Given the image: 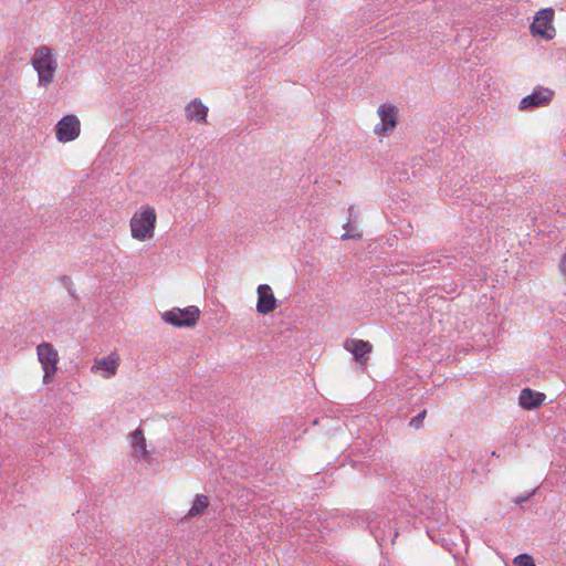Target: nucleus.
Returning <instances> with one entry per match:
<instances>
[{
    "mask_svg": "<svg viewBox=\"0 0 566 566\" xmlns=\"http://www.w3.org/2000/svg\"><path fill=\"white\" fill-rule=\"evenodd\" d=\"M31 64L38 73V84L48 87L53 81L57 71L55 52L46 45L39 46L31 59Z\"/></svg>",
    "mask_w": 566,
    "mask_h": 566,
    "instance_id": "f03ea898",
    "label": "nucleus"
},
{
    "mask_svg": "<svg viewBox=\"0 0 566 566\" xmlns=\"http://www.w3.org/2000/svg\"><path fill=\"white\" fill-rule=\"evenodd\" d=\"M38 360L43 369V384H51L57 373L60 360L56 348L51 343H42L36 347Z\"/></svg>",
    "mask_w": 566,
    "mask_h": 566,
    "instance_id": "7ed1b4c3",
    "label": "nucleus"
},
{
    "mask_svg": "<svg viewBox=\"0 0 566 566\" xmlns=\"http://www.w3.org/2000/svg\"><path fill=\"white\" fill-rule=\"evenodd\" d=\"M554 18L555 11L553 8H544L538 10L530 25L531 34L533 36H539L546 41L554 39L556 35Z\"/></svg>",
    "mask_w": 566,
    "mask_h": 566,
    "instance_id": "20e7f679",
    "label": "nucleus"
},
{
    "mask_svg": "<svg viewBox=\"0 0 566 566\" xmlns=\"http://www.w3.org/2000/svg\"><path fill=\"white\" fill-rule=\"evenodd\" d=\"M81 135V122L74 114L63 116L55 125V137L66 144L77 139Z\"/></svg>",
    "mask_w": 566,
    "mask_h": 566,
    "instance_id": "423d86ee",
    "label": "nucleus"
},
{
    "mask_svg": "<svg viewBox=\"0 0 566 566\" xmlns=\"http://www.w3.org/2000/svg\"><path fill=\"white\" fill-rule=\"evenodd\" d=\"M554 96V92L551 88L538 86L531 95L525 96L520 102V109L525 111L527 108L546 106L551 103Z\"/></svg>",
    "mask_w": 566,
    "mask_h": 566,
    "instance_id": "0eeeda50",
    "label": "nucleus"
},
{
    "mask_svg": "<svg viewBox=\"0 0 566 566\" xmlns=\"http://www.w3.org/2000/svg\"><path fill=\"white\" fill-rule=\"evenodd\" d=\"M545 399V395L542 392L533 391L530 388H524L520 395V405L527 410L536 409L541 407Z\"/></svg>",
    "mask_w": 566,
    "mask_h": 566,
    "instance_id": "ddd939ff",
    "label": "nucleus"
},
{
    "mask_svg": "<svg viewBox=\"0 0 566 566\" xmlns=\"http://www.w3.org/2000/svg\"><path fill=\"white\" fill-rule=\"evenodd\" d=\"M426 415H427V410H422L418 416L413 417L410 420V426L413 427L415 429H419L421 427V422L424 419Z\"/></svg>",
    "mask_w": 566,
    "mask_h": 566,
    "instance_id": "f3484780",
    "label": "nucleus"
},
{
    "mask_svg": "<svg viewBox=\"0 0 566 566\" xmlns=\"http://www.w3.org/2000/svg\"><path fill=\"white\" fill-rule=\"evenodd\" d=\"M200 316V310L197 306L186 308L174 307L163 314V319L177 327L195 326Z\"/></svg>",
    "mask_w": 566,
    "mask_h": 566,
    "instance_id": "39448f33",
    "label": "nucleus"
},
{
    "mask_svg": "<svg viewBox=\"0 0 566 566\" xmlns=\"http://www.w3.org/2000/svg\"><path fill=\"white\" fill-rule=\"evenodd\" d=\"M349 238H350V237H349L348 234H343V235H342V239H343V240H347V239H349Z\"/></svg>",
    "mask_w": 566,
    "mask_h": 566,
    "instance_id": "6ab92c4d",
    "label": "nucleus"
},
{
    "mask_svg": "<svg viewBox=\"0 0 566 566\" xmlns=\"http://www.w3.org/2000/svg\"><path fill=\"white\" fill-rule=\"evenodd\" d=\"M209 499L206 495H197L191 509L188 511L187 517L193 518L201 515L209 506Z\"/></svg>",
    "mask_w": 566,
    "mask_h": 566,
    "instance_id": "2eb2a0df",
    "label": "nucleus"
},
{
    "mask_svg": "<svg viewBox=\"0 0 566 566\" xmlns=\"http://www.w3.org/2000/svg\"><path fill=\"white\" fill-rule=\"evenodd\" d=\"M515 566H535L533 558L527 554L518 555L514 558Z\"/></svg>",
    "mask_w": 566,
    "mask_h": 566,
    "instance_id": "dca6fc26",
    "label": "nucleus"
},
{
    "mask_svg": "<svg viewBox=\"0 0 566 566\" xmlns=\"http://www.w3.org/2000/svg\"><path fill=\"white\" fill-rule=\"evenodd\" d=\"M208 115V107L198 98H195L186 106V117L188 120H196L198 123H206Z\"/></svg>",
    "mask_w": 566,
    "mask_h": 566,
    "instance_id": "f8f14e48",
    "label": "nucleus"
},
{
    "mask_svg": "<svg viewBox=\"0 0 566 566\" xmlns=\"http://www.w3.org/2000/svg\"><path fill=\"white\" fill-rule=\"evenodd\" d=\"M119 363V355L114 352L106 357L96 359L91 369L93 373L102 371V377L108 379L116 375Z\"/></svg>",
    "mask_w": 566,
    "mask_h": 566,
    "instance_id": "6e6552de",
    "label": "nucleus"
},
{
    "mask_svg": "<svg viewBox=\"0 0 566 566\" xmlns=\"http://www.w3.org/2000/svg\"><path fill=\"white\" fill-rule=\"evenodd\" d=\"M344 347L352 353L355 359L360 364H366L368 360L367 356L373 349L371 344L363 339H348L345 342Z\"/></svg>",
    "mask_w": 566,
    "mask_h": 566,
    "instance_id": "9b49d317",
    "label": "nucleus"
},
{
    "mask_svg": "<svg viewBox=\"0 0 566 566\" xmlns=\"http://www.w3.org/2000/svg\"><path fill=\"white\" fill-rule=\"evenodd\" d=\"M559 269H560V271L566 272V253L562 258V261L559 263Z\"/></svg>",
    "mask_w": 566,
    "mask_h": 566,
    "instance_id": "a211bd4d",
    "label": "nucleus"
},
{
    "mask_svg": "<svg viewBox=\"0 0 566 566\" xmlns=\"http://www.w3.org/2000/svg\"><path fill=\"white\" fill-rule=\"evenodd\" d=\"M156 224V210L149 205H143L129 220L130 235L140 242L149 241L155 237Z\"/></svg>",
    "mask_w": 566,
    "mask_h": 566,
    "instance_id": "f257e3e1",
    "label": "nucleus"
},
{
    "mask_svg": "<svg viewBox=\"0 0 566 566\" xmlns=\"http://www.w3.org/2000/svg\"><path fill=\"white\" fill-rule=\"evenodd\" d=\"M276 307V300L272 289L268 284H261L258 287L256 310L260 314H269Z\"/></svg>",
    "mask_w": 566,
    "mask_h": 566,
    "instance_id": "9d476101",
    "label": "nucleus"
},
{
    "mask_svg": "<svg viewBox=\"0 0 566 566\" xmlns=\"http://www.w3.org/2000/svg\"><path fill=\"white\" fill-rule=\"evenodd\" d=\"M378 115L380 117V124L375 127V134L385 135L391 132L397 124L396 108L391 105H381L378 108Z\"/></svg>",
    "mask_w": 566,
    "mask_h": 566,
    "instance_id": "1a4fd4ad",
    "label": "nucleus"
},
{
    "mask_svg": "<svg viewBox=\"0 0 566 566\" xmlns=\"http://www.w3.org/2000/svg\"><path fill=\"white\" fill-rule=\"evenodd\" d=\"M130 437L135 453L142 458H146L148 452L146 449V439L143 434V431L140 429H136L130 434Z\"/></svg>",
    "mask_w": 566,
    "mask_h": 566,
    "instance_id": "4468645a",
    "label": "nucleus"
}]
</instances>
